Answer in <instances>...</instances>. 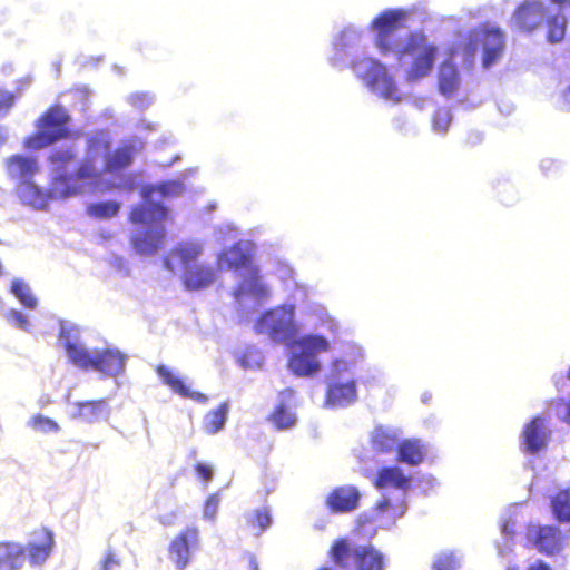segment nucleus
Listing matches in <instances>:
<instances>
[{
  "instance_id": "1",
  "label": "nucleus",
  "mask_w": 570,
  "mask_h": 570,
  "mask_svg": "<svg viewBox=\"0 0 570 570\" xmlns=\"http://www.w3.org/2000/svg\"><path fill=\"white\" fill-rule=\"evenodd\" d=\"M405 14L400 10H386L380 13L372 27L376 30L375 45L382 55H395L400 63L411 58V66L406 71L407 81H416L430 75L433 69L438 47L428 40L422 32H411L405 42L401 43L397 30L402 28Z\"/></svg>"
},
{
  "instance_id": "2",
  "label": "nucleus",
  "mask_w": 570,
  "mask_h": 570,
  "mask_svg": "<svg viewBox=\"0 0 570 570\" xmlns=\"http://www.w3.org/2000/svg\"><path fill=\"white\" fill-rule=\"evenodd\" d=\"M111 148V140L107 132L99 130L86 139V156L70 173L68 166L75 161L77 153L73 148H57L48 157L52 166L53 177L50 184L52 197L67 198L82 191L83 183L97 181L101 171L96 165L100 155H107Z\"/></svg>"
},
{
  "instance_id": "3",
  "label": "nucleus",
  "mask_w": 570,
  "mask_h": 570,
  "mask_svg": "<svg viewBox=\"0 0 570 570\" xmlns=\"http://www.w3.org/2000/svg\"><path fill=\"white\" fill-rule=\"evenodd\" d=\"M169 219V210L157 202H148L134 206L129 220L135 225L145 226L130 237L132 248L140 255H153L163 246L166 238L164 222Z\"/></svg>"
},
{
  "instance_id": "4",
  "label": "nucleus",
  "mask_w": 570,
  "mask_h": 570,
  "mask_svg": "<svg viewBox=\"0 0 570 570\" xmlns=\"http://www.w3.org/2000/svg\"><path fill=\"white\" fill-rule=\"evenodd\" d=\"M328 558L342 570H384V554L372 544H354L348 538L335 539Z\"/></svg>"
},
{
  "instance_id": "5",
  "label": "nucleus",
  "mask_w": 570,
  "mask_h": 570,
  "mask_svg": "<svg viewBox=\"0 0 570 570\" xmlns=\"http://www.w3.org/2000/svg\"><path fill=\"white\" fill-rule=\"evenodd\" d=\"M70 119V115L63 106L51 105L37 119L35 125L37 131L24 138L23 147L29 150H38L71 138V131L68 128Z\"/></svg>"
},
{
  "instance_id": "6",
  "label": "nucleus",
  "mask_w": 570,
  "mask_h": 570,
  "mask_svg": "<svg viewBox=\"0 0 570 570\" xmlns=\"http://www.w3.org/2000/svg\"><path fill=\"white\" fill-rule=\"evenodd\" d=\"M63 347L70 362L83 371H96L104 376H116L124 371L126 356L117 350L102 348L90 352L73 342H66Z\"/></svg>"
},
{
  "instance_id": "7",
  "label": "nucleus",
  "mask_w": 570,
  "mask_h": 570,
  "mask_svg": "<svg viewBox=\"0 0 570 570\" xmlns=\"http://www.w3.org/2000/svg\"><path fill=\"white\" fill-rule=\"evenodd\" d=\"M299 348L288 360L289 368L299 376L312 375L320 370V363L315 355L330 350L328 341L321 335H305L294 342Z\"/></svg>"
},
{
  "instance_id": "8",
  "label": "nucleus",
  "mask_w": 570,
  "mask_h": 570,
  "mask_svg": "<svg viewBox=\"0 0 570 570\" xmlns=\"http://www.w3.org/2000/svg\"><path fill=\"white\" fill-rule=\"evenodd\" d=\"M255 331L259 334H267L276 342L289 338L294 332L293 308L278 306L266 311L257 318Z\"/></svg>"
},
{
  "instance_id": "9",
  "label": "nucleus",
  "mask_w": 570,
  "mask_h": 570,
  "mask_svg": "<svg viewBox=\"0 0 570 570\" xmlns=\"http://www.w3.org/2000/svg\"><path fill=\"white\" fill-rule=\"evenodd\" d=\"M525 539L540 553L551 557L562 551L566 535L556 525L529 523Z\"/></svg>"
},
{
  "instance_id": "10",
  "label": "nucleus",
  "mask_w": 570,
  "mask_h": 570,
  "mask_svg": "<svg viewBox=\"0 0 570 570\" xmlns=\"http://www.w3.org/2000/svg\"><path fill=\"white\" fill-rule=\"evenodd\" d=\"M199 530L195 525H188L179 531L168 546V558L177 570H185L193 558V550L199 548Z\"/></svg>"
},
{
  "instance_id": "11",
  "label": "nucleus",
  "mask_w": 570,
  "mask_h": 570,
  "mask_svg": "<svg viewBox=\"0 0 570 570\" xmlns=\"http://www.w3.org/2000/svg\"><path fill=\"white\" fill-rule=\"evenodd\" d=\"M551 438L544 417L534 416L524 426L521 433V451L527 454H538L546 450Z\"/></svg>"
},
{
  "instance_id": "12",
  "label": "nucleus",
  "mask_w": 570,
  "mask_h": 570,
  "mask_svg": "<svg viewBox=\"0 0 570 570\" xmlns=\"http://www.w3.org/2000/svg\"><path fill=\"white\" fill-rule=\"evenodd\" d=\"M361 77L368 88L379 91L383 98L399 100L395 81L382 62L371 60L367 69Z\"/></svg>"
},
{
  "instance_id": "13",
  "label": "nucleus",
  "mask_w": 570,
  "mask_h": 570,
  "mask_svg": "<svg viewBox=\"0 0 570 570\" xmlns=\"http://www.w3.org/2000/svg\"><path fill=\"white\" fill-rule=\"evenodd\" d=\"M544 12L546 9L542 1L525 0L515 8L512 22L517 29L530 32L540 26Z\"/></svg>"
},
{
  "instance_id": "14",
  "label": "nucleus",
  "mask_w": 570,
  "mask_h": 570,
  "mask_svg": "<svg viewBox=\"0 0 570 570\" xmlns=\"http://www.w3.org/2000/svg\"><path fill=\"white\" fill-rule=\"evenodd\" d=\"M361 493L354 485L334 488L326 497V505L334 513H348L360 503Z\"/></svg>"
},
{
  "instance_id": "15",
  "label": "nucleus",
  "mask_w": 570,
  "mask_h": 570,
  "mask_svg": "<svg viewBox=\"0 0 570 570\" xmlns=\"http://www.w3.org/2000/svg\"><path fill=\"white\" fill-rule=\"evenodd\" d=\"M216 271L202 263L187 265L181 273V283L187 291H202L216 281Z\"/></svg>"
},
{
  "instance_id": "16",
  "label": "nucleus",
  "mask_w": 570,
  "mask_h": 570,
  "mask_svg": "<svg viewBox=\"0 0 570 570\" xmlns=\"http://www.w3.org/2000/svg\"><path fill=\"white\" fill-rule=\"evenodd\" d=\"M454 50L444 59L438 70V89L446 98L453 97L460 89L461 78L458 66L453 61Z\"/></svg>"
},
{
  "instance_id": "17",
  "label": "nucleus",
  "mask_w": 570,
  "mask_h": 570,
  "mask_svg": "<svg viewBox=\"0 0 570 570\" xmlns=\"http://www.w3.org/2000/svg\"><path fill=\"white\" fill-rule=\"evenodd\" d=\"M32 540L28 542L26 554L31 564H42L51 553L53 547L52 532L46 528L35 530Z\"/></svg>"
},
{
  "instance_id": "18",
  "label": "nucleus",
  "mask_w": 570,
  "mask_h": 570,
  "mask_svg": "<svg viewBox=\"0 0 570 570\" xmlns=\"http://www.w3.org/2000/svg\"><path fill=\"white\" fill-rule=\"evenodd\" d=\"M356 397L357 390L354 380L346 382L333 381L327 385L324 404L328 407H345L354 403Z\"/></svg>"
},
{
  "instance_id": "19",
  "label": "nucleus",
  "mask_w": 570,
  "mask_h": 570,
  "mask_svg": "<svg viewBox=\"0 0 570 570\" xmlns=\"http://www.w3.org/2000/svg\"><path fill=\"white\" fill-rule=\"evenodd\" d=\"M156 373L160 377L161 382L169 386L173 392L184 399H190L197 403H206L208 397L198 391H193L180 377L174 374V372L166 365H158Z\"/></svg>"
},
{
  "instance_id": "20",
  "label": "nucleus",
  "mask_w": 570,
  "mask_h": 570,
  "mask_svg": "<svg viewBox=\"0 0 570 570\" xmlns=\"http://www.w3.org/2000/svg\"><path fill=\"white\" fill-rule=\"evenodd\" d=\"M136 155V148L132 144H122L112 151L109 150L104 157L102 173L116 174L131 166Z\"/></svg>"
},
{
  "instance_id": "21",
  "label": "nucleus",
  "mask_w": 570,
  "mask_h": 570,
  "mask_svg": "<svg viewBox=\"0 0 570 570\" xmlns=\"http://www.w3.org/2000/svg\"><path fill=\"white\" fill-rule=\"evenodd\" d=\"M373 484L376 489H396L403 492L411 487V476L399 466H383L377 470Z\"/></svg>"
},
{
  "instance_id": "22",
  "label": "nucleus",
  "mask_w": 570,
  "mask_h": 570,
  "mask_svg": "<svg viewBox=\"0 0 570 570\" xmlns=\"http://www.w3.org/2000/svg\"><path fill=\"white\" fill-rule=\"evenodd\" d=\"M203 254V246L197 242H180L174 246L168 256L164 258V265L167 269L174 271V266L169 259L170 256L177 257L181 268L185 269L187 265H194Z\"/></svg>"
},
{
  "instance_id": "23",
  "label": "nucleus",
  "mask_w": 570,
  "mask_h": 570,
  "mask_svg": "<svg viewBox=\"0 0 570 570\" xmlns=\"http://www.w3.org/2000/svg\"><path fill=\"white\" fill-rule=\"evenodd\" d=\"M247 271L248 273L243 277L242 282L234 289L233 294L235 298L240 299L246 295L257 298L267 297L268 288L261 279L258 267L254 265Z\"/></svg>"
},
{
  "instance_id": "24",
  "label": "nucleus",
  "mask_w": 570,
  "mask_h": 570,
  "mask_svg": "<svg viewBox=\"0 0 570 570\" xmlns=\"http://www.w3.org/2000/svg\"><path fill=\"white\" fill-rule=\"evenodd\" d=\"M8 175L22 181H29L39 170L37 159L23 155H13L6 159Z\"/></svg>"
},
{
  "instance_id": "25",
  "label": "nucleus",
  "mask_w": 570,
  "mask_h": 570,
  "mask_svg": "<svg viewBox=\"0 0 570 570\" xmlns=\"http://www.w3.org/2000/svg\"><path fill=\"white\" fill-rule=\"evenodd\" d=\"M483 58L482 65L489 68L497 62L503 53L504 36L499 29H490L483 32Z\"/></svg>"
},
{
  "instance_id": "26",
  "label": "nucleus",
  "mask_w": 570,
  "mask_h": 570,
  "mask_svg": "<svg viewBox=\"0 0 570 570\" xmlns=\"http://www.w3.org/2000/svg\"><path fill=\"white\" fill-rule=\"evenodd\" d=\"M218 266L229 269H248L253 267V255L240 244H234L225 249L218 257Z\"/></svg>"
},
{
  "instance_id": "27",
  "label": "nucleus",
  "mask_w": 570,
  "mask_h": 570,
  "mask_svg": "<svg viewBox=\"0 0 570 570\" xmlns=\"http://www.w3.org/2000/svg\"><path fill=\"white\" fill-rule=\"evenodd\" d=\"M24 558V546L14 541H0V570H18Z\"/></svg>"
},
{
  "instance_id": "28",
  "label": "nucleus",
  "mask_w": 570,
  "mask_h": 570,
  "mask_svg": "<svg viewBox=\"0 0 570 570\" xmlns=\"http://www.w3.org/2000/svg\"><path fill=\"white\" fill-rule=\"evenodd\" d=\"M71 417L87 423H94L107 414V402L104 399L75 403Z\"/></svg>"
},
{
  "instance_id": "29",
  "label": "nucleus",
  "mask_w": 570,
  "mask_h": 570,
  "mask_svg": "<svg viewBox=\"0 0 570 570\" xmlns=\"http://www.w3.org/2000/svg\"><path fill=\"white\" fill-rule=\"evenodd\" d=\"M396 460L402 463L415 466L423 462L425 456V446L417 439H406L397 445Z\"/></svg>"
},
{
  "instance_id": "30",
  "label": "nucleus",
  "mask_w": 570,
  "mask_h": 570,
  "mask_svg": "<svg viewBox=\"0 0 570 570\" xmlns=\"http://www.w3.org/2000/svg\"><path fill=\"white\" fill-rule=\"evenodd\" d=\"M184 190V186L179 181L167 180L160 184L147 185L142 190L144 203L154 202L153 197L158 194L160 197H177Z\"/></svg>"
},
{
  "instance_id": "31",
  "label": "nucleus",
  "mask_w": 570,
  "mask_h": 570,
  "mask_svg": "<svg viewBox=\"0 0 570 570\" xmlns=\"http://www.w3.org/2000/svg\"><path fill=\"white\" fill-rule=\"evenodd\" d=\"M554 519L560 523H570V488L557 491L550 500Z\"/></svg>"
},
{
  "instance_id": "32",
  "label": "nucleus",
  "mask_w": 570,
  "mask_h": 570,
  "mask_svg": "<svg viewBox=\"0 0 570 570\" xmlns=\"http://www.w3.org/2000/svg\"><path fill=\"white\" fill-rule=\"evenodd\" d=\"M373 448L381 453H389L393 450H397L399 441L397 435L382 426H377L372 435Z\"/></svg>"
},
{
  "instance_id": "33",
  "label": "nucleus",
  "mask_w": 570,
  "mask_h": 570,
  "mask_svg": "<svg viewBox=\"0 0 570 570\" xmlns=\"http://www.w3.org/2000/svg\"><path fill=\"white\" fill-rule=\"evenodd\" d=\"M228 404L220 403L216 409L209 411L204 417V428L206 432L214 434L220 431L226 422Z\"/></svg>"
},
{
  "instance_id": "34",
  "label": "nucleus",
  "mask_w": 570,
  "mask_h": 570,
  "mask_svg": "<svg viewBox=\"0 0 570 570\" xmlns=\"http://www.w3.org/2000/svg\"><path fill=\"white\" fill-rule=\"evenodd\" d=\"M567 31V18L563 14H554L547 20V40L558 43L564 39Z\"/></svg>"
},
{
  "instance_id": "35",
  "label": "nucleus",
  "mask_w": 570,
  "mask_h": 570,
  "mask_svg": "<svg viewBox=\"0 0 570 570\" xmlns=\"http://www.w3.org/2000/svg\"><path fill=\"white\" fill-rule=\"evenodd\" d=\"M267 419L276 430H286L295 424L294 413L283 403L278 404Z\"/></svg>"
},
{
  "instance_id": "36",
  "label": "nucleus",
  "mask_w": 570,
  "mask_h": 570,
  "mask_svg": "<svg viewBox=\"0 0 570 570\" xmlns=\"http://www.w3.org/2000/svg\"><path fill=\"white\" fill-rule=\"evenodd\" d=\"M119 208L120 204L115 200L98 202L87 207V214L94 218L108 219L116 216Z\"/></svg>"
},
{
  "instance_id": "37",
  "label": "nucleus",
  "mask_w": 570,
  "mask_h": 570,
  "mask_svg": "<svg viewBox=\"0 0 570 570\" xmlns=\"http://www.w3.org/2000/svg\"><path fill=\"white\" fill-rule=\"evenodd\" d=\"M11 291L16 295V297L28 308H35L37 305V301L33 297L29 286L21 281H13L11 285Z\"/></svg>"
},
{
  "instance_id": "38",
  "label": "nucleus",
  "mask_w": 570,
  "mask_h": 570,
  "mask_svg": "<svg viewBox=\"0 0 570 570\" xmlns=\"http://www.w3.org/2000/svg\"><path fill=\"white\" fill-rule=\"evenodd\" d=\"M375 509L379 513H389L387 517L392 520H395L404 515L406 511V503L404 500H402L400 503L392 505L390 500L383 499L376 504Z\"/></svg>"
},
{
  "instance_id": "39",
  "label": "nucleus",
  "mask_w": 570,
  "mask_h": 570,
  "mask_svg": "<svg viewBox=\"0 0 570 570\" xmlns=\"http://www.w3.org/2000/svg\"><path fill=\"white\" fill-rule=\"evenodd\" d=\"M247 523L259 531H264L272 523V518L267 510H255L247 517Z\"/></svg>"
},
{
  "instance_id": "40",
  "label": "nucleus",
  "mask_w": 570,
  "mask_h": 570,
  "mask_svg": "<svg viewBox=\"0 0 570 570\" xmlns=\"http://www.w3.org/2000/svg\"><path fill=\"white\" fill-rule=\"evenodd\" d=\"M30 425L40 432H57L59 430V425L52 419L43 416L41 414H37L31 417Z\"/></svg>"
},
{
  "instance_id": "41",
  "label": "nucleus",
  "mask_w": 570,
  "mask_h": 570,
  "mask_svg": "<svg viewBox=\"0 0 570 570\" xmlns=\"http://www.w3.org/2000/svg\"><path fill=\"white\" fill-rule=\"evenodd\" d=\"M450 122L451 118L448 111H436L433 116V127L440 132H445Z\"/></svg>"
},
{
  "instance_id": "42",
  "label": "nucleus",
  "mask_w": 570,
  "mask_h": 570,
  "mask_svg": "<svg viewBox=\"0 0 570 570\" xmlns=\"http://www.w3.org/2000/svg\"><path fill=\"white\" fill-rule=\"evenodd\" d=\"M7 317L16 324L17 327L27 331L29 328V321L21 312L11 309L8 312Z\"/></svg>"
},
{
  "instance_id": "43",
  "label": "nucleus",
  "mask_w": 570,
  "mask_h": 570,
  "mask_svg": "<svg viewBox=\"0 0 570 570\" xmlns=\"http://www.w3.org/2000/svg\"><path fill=\"white\" fill-rule=\"evenodd\" d=\"M196 476L202 481L208 482L213 479V468L208 464L198 462L194 465Z\"/></svg>"
},
{
  "instance_id": "44",
  "label": "nucleus",
  "mask_w": 570,
  "mask_h": 570,
  "mask_svg": "<svg viewBox=\"0 0 570 570\" xmlns=\"http://www.w3.org/2000/svg\"><path fill=\"white\" fill-rule=\"evenodd\" d=\"M433 570H455V561L452 557H442L435 561Z\"/></svg>"
},
{
  "instance_id": "45",
  "label": "nucleus",
  "mask_w": 570,
  "mask_h": 570,
  "mask_svg": "<svg viewBox=\"0 0 570 570\" xmlns=\"http://www.w3.org/2000/svg\"><path fill=\"white\" fill-rule=\"evenodd\" d=\"M14 102V96L8 91H0V112H7Z\"/></svg>"
},
{
  "instance_id": "46",
  "label": "nucleus",
  "mask_w": 570,
  "mask_h": 570,
  "mask_svg": "<svg viewBox=\"0 0 570 570\" xmlns=\"http://www.w3.org/2000/svg\"><path fill=\"white\" fill-rule=\"evenodd\" d=\"M219 500L216 495H210L205 503V514L214 515L216 513Z\"/></svg>"
},
{
  "instance_id": "47",
  "label": "nucleus",
  "mask_w": 570,
  "mask_h": 570,
  "mask_svg": "<svg viewBox=\"0 0 570 570\" xmlns=\"http://www.w3.org/2000/svg\"><path fill=\"white\" fill-rule=\"evenodd\" d=\"M119 564V561L117 560V558L115 557V554L112 552H108L104 560H102V563H101V568L102 569H106V570H110V568L112 566H117Z\"/></svg>"
},
{
  "instance_id": "48",
  "label": "nucleus",
  "mask_w": 570,
  "mask_h": 570,
  "mask_svg": "<svg viewBox=\"0 0 570 570\" xmlns=\"http://www.w3.org/2000/svg\"><path fill=\"white\" fill-rule=\"evenodd\" d=\"M502 532L507 535H510V537H513L514 533H515V530H514V521H512L511 519H508L505 520L502 525Z\"/></svg>"
},
{
  "instance_id": "49",
  "label": "nucleus",
  "mask_w": 570,
  "mask_h": 570,
  "mask_svg": "<svg viewBox=\"0 0 570 570\" xmlns=\"http://www.w3.org/2000/svg\"><path fill=\"white\" fill-rule=\"evenodd\" d=\"M560 403L564 406V414L562 421L570 424V399L568 401L561 400Z\"/></svg>"
},
{
  "instance_id": "50",
  "label": "nucleus",
  "mask_w": 570,
  "mask_h": 570,
  "mask_svg": "<svg viewBox=\"0 0 570 570\" xmlns=\"http://www.w3.org/2000/svg\"><path fill=\"white\" fill-rule=\"evenodd\" d=\"M240 570H259L256 559L250 557L247 564H245Z\"/></svg>"
},
{
  "instance_id": "51",
  "label": "nucleus",
  "mask_w": 570,
  "mask_h": 570,
  "mask_svg": "<svg viewBox=\"0 0 570 570\" xmlns=\"http://www.w3.org/2000/svg\"><path fill=\"white\" fill-rule=\"evenodd\" d=\"M527 570H551V569L543 561H537L535 563L531 564Z\"/></svg>"
},
{
  "instance_id": "52",
  "label": "nucleus",
  "mask_w": 570,
  "mask_h": 570,
  "mask_svg": "<svg viewBox=\"0 0 570 570\" xmlns=\"http://www.w3.org/2000/svg\"><path fill=\"white\" fill-rule=\"evenodd\" d=\"M562 99L563 102L570 107V85L563 90Z\"/></svg>"
},
{
  "instance_id": "53",
  "label": "nucleus",
  "mask_w": 570,
  "mask_h": 570,
  "mask_svg": "<svg viewBox=\"0 0 570 570\" xmlns=\"http://www.w3.org/2000/svg\"><path fill=\"white\" fill-rule=\"evenodd\" d=\"M145 98H146V97H145V95H140V94L134 95V96L131 97V99H132V101H134L135 104H136V102H138V101H139V102H142V100H144Z\"/></svg>"
},
{
  "instance_id": "54",
  "label": "nucleus",
  "mask_w": 570,
  "mask_h": 570,
  "mask_svg": "<svg viewBox=\"0 0 570 570\" xmlns=\"http://www.w3.org/2000/svg\"><path fill=\"white\" fill-rule=\"evenodd\" d=\"M551 2L562 7L570 3V0H550Z\"/></svg>"
},
{
  "instance_id": "55",
  "label": "nucleus",
  "mask_w": 570,
  "mask_h": 570,
  "mask_svg": "<svg viewBox=\"0 0 570 570\" xmlns=\"http://www.w3.org/2000/svg\"><path fill=\"white\" fill-rule=\"evenodd\" d=\"M341 361L336 360L333 362V372L338 371V366L341 365Z\"/></svg>"
},
{
  "instance_id": "56",
  "label": "nucleus",
  "mask_w": 570,
  "mask_h": 570,
  "mask_svg": "<svg viewBox=\"0 0 570 570\" xmlns=\"http://www.w3.org/2000/svg\"><path fill=\"white\" fill-rule=\"evenodd\" d=\"M316 570H333V569H331L330 567H325V566H324V567H321V568H318V569H316Z\"/></svg>"
},
{
  "instance_id": "57",
  "label": "nucleus",
  "mask_w": 570,
  "mask_h": 570,
  "mask_svg": "<svg viewBox=\"0 0 570 570\" xmlns=\"http://www.w3.org/2000/svg\"><path fill=\"white\" fill-rule=\"evenodd\" d=\"M568 379L570 380V366H569V371H568Z\"/></svg>"
}]
</instances>
